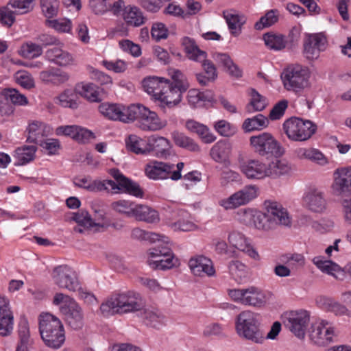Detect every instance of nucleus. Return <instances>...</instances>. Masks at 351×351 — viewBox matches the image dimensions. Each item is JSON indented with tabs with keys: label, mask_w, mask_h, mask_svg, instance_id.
Masks as SVG:
<instances>
[{
	"label": "nucleus",
	"mask_w": 351,
	"mask_h": 351,
	"mask_svg": "<svg viewBox=\"0 0 351 351\" xmlns=\"http://www.w3.org/2000/svg\"><path fill=\"white\" fill-rule=\"evenodd\" d=\"M40 7L43 14L49 19L58 14L59 3L57 0H40Z\"/></svg>",
	"instance_id": "56"
},
{
	"label": "nucleus",
	"mask_w": 351,
	"mask_h": 351,
	"mask_svg": "<svg viewBox=\"0 0 351 351\" xmlns=\"http://www.w3.org/2000/svg\"><path fill=\"white\" fill-rule=\"evenodd\" d=\"M282 129L289 140L302 142L307 141L315 133L317 125L309 120L291 117L284 122Z\"/></svg>",
	"instance_id": "9"
},
{
	"label": "nucleus",
	"mask_w": 351,
	"mask_h": 351,
	"mask_svg": "<svg viewBox=\"0 0 351 351\" xmlns=\"http://www.w3.org/2000/svg\"><path fill=\"white\" fill-rule=\"evenodd\" d=\"M130 106L125 107L114 104H102L99 106V112L106 117L112 120H119L122 122H130L129 117Z\"/></svg>",
	"instance_id": "21"
},
{
	"label": "nucleus",
	"mask_w": 351,
	"mask_h": 351,
	"mask_svg": "<svg viewBox=\"0 0 351 351\" xmlns=\"http://www.w3.org/2000/svg\"><path fill=\"white\" fill-rule=\"evenodd\" d=\"M263 40L267 48L274 51H280L287 47V41L282 34L269 32L263 34Z\"/></svg>",
	"instance_id": "41"
},
{
	"label": "nucleus",
	"mask_w": 351,
	"mask_h": 351,
	"mask_svg": "<svg viewBox=\"0 0 351 351\" xmlns=\"http://www.w3.org/2000/svg\"><path fill=\"white\" fill-rule=\"evenodd\" d=\"M134 203L128 200L121 199L111 204V208L117 213L132 217L134 210Z\"/></svg>",
	"instance_id": "53"
},
{
	"label": "nucleus",
	"mask_w": 351,
	"mask_h": 351,
	"mask_svg": "<svg viewBox=\"0 0 351 351\" xmlns=\"http://www.w3.org/2000/svg\"><path fill=\"white\" fill-rule=\"evenodd\" d=\"M77 98L75 88L74 90L67 89L60 95L58 101L60 105L64 108L76 109L78 107Z\"/></svg>",
	"instance_id": "48"
},
{
	"label": "nucleus",
	"mask_w": 351,
	"mask_h": 351,
	"mask_svg": "<svg viewBox=\"0 0 351 351\" xmlns=\"http://www.w3.org/2000/svg\"><path fill=\"white\" fill-rule=\"evenodd\" d=\"M170 148V143L166 138L158 135L148 137L147 154L154 152L158 157H167L169 155Z\"/></svg>",
	"instance_id": "28"
},
{
	"label": "nucleus",
	"mask_w": 351,
	"mask_h": 351,
	"mask_svg": "<svg viewBox=\"0 0 351 351\" xmlns=\"http://www.w3.org/2000/svg\"><path fill=\"white\" fill-rule=\"evenodd\" d=\"M284 87L289 91L301 93L310 86V72L307 67L300 64H291L282 73Z\"/></svg>",
	"instance_id": "6"
},
{
	"label": "nucleus",
	"mask_w": 351,
	"mask_h": 351,
	"mask_svg": "<svg viewBox=\"0 0 351 351\" xmlns=\"http://www.w3.org/2000/svg\"><path fill=\"white\" fill-rule=\"evenodd\" d=\"M19 344L29 345L31 342L29 328L26 319H22L19 325Z\"/></svg>",
	"instance_id": "59"
},
{
	"label": "nucleus",
	"mask_w": 351,
	"mask_h": 351,
	"mask_svg": "<svg viewBox=\"0 0 351 351\" xmlns=\"http://www.w3.org/2000/svg\"><path fill=\"white\" fill-rule=\"evenodd\" d=\"M241 172L249 179H263L267 177L266 165L258 160H249L240 167Z\"/></svg>",
	"instance_id": "25"
},
{
	"label": "nucleus",
	"mask_w": 351,
	"mask_h": 351,
	"mask_svg": "<svg viewBox=\"0 0 351 351\" xmlns=\"http://www.w3.org/2000/svg\"><path fill=\"white\" fill-rule=\"evenodd\" d=\"M172 138L175 144L180 147L192 152H199L200 150L199 145L184 133L174 131L172 133Z\"/></svg>",
	"instance_id": "44"
},
{
	"label": "nucleus",
	"mask_w": 351,
	"mask_h": 351,
	"mask_svg": "<svg viewBox=\"0 0 351 351\" xmlns=\"http://www.w3.org/2000/svg\"><path fill=\"white\" fill-rule=\"evenodd\" d=\"M267 117L262 114H258L252 118L245 119L243 123L242 128L246 132H250L254 130H261L266 128L269 125Z\"/></svg>",
	"instance_id": "39"
},
{
	"label": "nucleus",
	"mask_w": 351,
	"mask_h": 351,
	"mask_svg": "<svg viewBox=\"0 0 351 351\" xmlns=\"http://www.w3.org/2000/svg\"><path fill=\"white\" fill-rule=\"evenodd\" d=\"M302 201L306 208L315 213H322L326 208V194L318 187H308L303 195Z\"/></svg>",
	"instance_id": "17"
},
{
	"label": "nucleus",
	"mask_w": 351,
	"mask_h": 351,
	"mask_svg": "<svg viewBox=\"0 0 351 351\" xmlns=\"http://www.w3.org/2000/svg\"><path fill=\"white\" fill-rule=\"evenodd\" d=\"M144 318L147 325L158 328L162 324L165 316L156 309H146L144 311Z\"/></svg>",
	"instance_id": "51"
},
{
	"label": "nucleus",
	"mask_w": 351,
	"mask_h": 351,
	"mask_svg": "<svg viewBox=\"0 0 351 351\" xmlns=\"http://www.w3.org/2000/svg\"><path fill=\"white\" fill-rule=\"evenodd\" d=\"M125 146L128 151L136 154H147L148 138L143 139L135 134L128 135L125 139Z\"/></svg>",
	"instance_id": "33"
},
{
	"label": "nucleus",
	"mask_w": 351,
	"mask_h": 351,
	"mask_svg": "<svg viewBox=\"0 0 351 351\" xmlns=\"http://www.w3.org/2000/svg\"><path fill=\"white\" fill-rule=\"evenodd\" d=\"M289 169L287 162L283 160H276L266 165L267 176L278 177L287 173Z\"/></svg>",
	"instance_id": "46"
},
{
	"label": "nucleus",
	"mask_w": 351,
	"mask_h": 351,
	"mask_svg": "<svg viewBox=\"0 0 351 351\" xmlns=\"http://www.w3.org/2000/svg\"><path fill=\"white\" fill-rule=\"evenodd\" d=\"M138 221L147 223H155L159 221L158 212L152 208L143 205H135L133 216Z\"/></svg>",
	"instance_id": "32"
},
{
	"label": "nucleus",
	"mask_w": 351,
	"mask_h": 351,
	"mask_svg": "<svg viewBox=\"0 0 351 351\" xmlns=\"http://www.w3.org/2000/svg\"><path fill=\"white\" fill-rule=\"evenodd\" d=\"M143 307L141 295L134 291H126L111 295L100 306V312L104 317L114 314H124L138 311Z\"/></svg>",
	"instance_id": "2"
},
{
	"label": "nucleus",
	"mask_w": 351,
	"mask_h": 351,
	"mask_svg": "<svg viewBox=\"0 0 351 351\" xmlns=\"http://www.w3.org/2000/svg\"><path fill=\"white\" fill-rule=\"evenodd\" d=\"M39 331L42 339L49 348L58 349L65 341L63 324L58 317L50 313L40 315Z\"/></svg>",
	"instance_id": "3"
},
{
	"label": "nucleus",
	"mask_w": 351,
	"mask_h": 351,
	"mask_svg": "<svg viewBox=\"0 0 351 351\" xmlns=\"http://www.w3.org/2000/svg\"><path fill=\"white\" fill-rule=\"evenodd\" d=\"M172 166L169 163L152 160L145 167V175L152 180H165L170 178Z\"/></svg>",
	"instance_id": "24"
},
{
	"label": "nucleus",
	"mask_w": 351,
	"mask_h": 351,
	"mask_svg": "<svg viewBox=\"0 0 351 351\" xmlns=\"http://www.w3.org/2000/svg\"><path fill=\"white\" fill-rule=\"evenodd\" d=\"M72 219L79 226H83L84 229L87 230L93 227L107 228L110 226V223L106 221L103 223L93 221L89 213L86 210H83L73 213Z\"/></svg>",
	"instance_id": "34"
},
{
	"label": "nucleus",
	"mask_w": 351,
	"mask_h": 351,
	"mask_svg": "<svg viewBox=\"0 0 351 351\" xmlns=\"http://www.w3.org/2000/svg\"><path fill=\"white\" fill-rule=\"evenodd\" d=\"M237 335L256 343H261L264 336L260 328V315L250 310L241 311L235 319Z\"/></svg>",
	"instance_id": "4"
},
{
	"label": "nucleus",
	"mask_w": 351,
	"mask_h": 351,
	"mask_svg": "<svg viewBox=\"0 0 351 351\" xmlns=\"http://www.w3.org/2000/svg\"><path fill=\"white\" fill-rule=\"evenodd\" d=\"M182 45L186 56L193 61L197 62L204 58V56H206V52L201 50L193 38L184 37L182 40Z\"/></svg>",
	"instance_id": "35"
},
{
	"label": "nucleus",
	"mask_w": 351,
	"mask_h": 351,
	"mask_svg": "<svg viewBox=\"0 0 351 351\" xmlns=\"http://www.w3.org/2000/svg\"><path fill=\"white\" fill-rule=\"evenodd\" d=\"M129 117L130 121L136 119L138 120L141 125L140 128L143 130L157 131L164 128L167 125V121L161 119L157 114L151 111L145 106L137 104L130 105Z\"/></svg>",
	"instance_id": "8"
},
{
	"label": "nucleus",
	"mask_w": 351,
	"mask_h": 351,
	"mask_svg": "<svg viewBox=\"0 0 351 351\" xmlns=\"http://www.w3.org/2000/svg\"><path fill=\"white\" fill-rule=\"evenodd\" d=\"M251 97V101L247 106V111L249 112L262 111L265 108L266 102L265 98L254 89L252 90Z\"/></svg>",
	"instance_id": "54"
},
{
	"label": "nucleus",
	"mask_w": 351,
	"mask_h": 351,
	"mask_svg": "<svg viewBox=\"0 0 351 351\" xmlns=\"http://www.w3.org/2000/svg\"><path fill=\"white\" fill-rule=\"evenodd\" d=\"M214 128L220 135L223 136H231L237 132V127L226 120L216 122Z\"/></svg>",
	"instance_id": "58"
},
{
	"label": "nucleus",
	"mask_w": 351,
	"mask_h": 351,
	"mask_svg": "<svg viewBox=\"0 0 351 351\" xmlns=\"http://www.w3.org/2000/svg\"><path fill=\"white\" fill-rule=\"evenodd\" d=\"M256 196L257 188L254 186H247L237 191L229 197L221 199L219 204L226 210L234 209L247 204Z\"/></svg>",
	"instance_id": "16"
},
{
	"label": "nucleus",
	"mask_w": 351,
	"mask_h": 351,
	"mask_svg": "<svg viewBox=\"0 0 351 351\" xmlns=\"http://www.w3.org/2000/svg\"><path fill=\"white\" fill-rule=\"evenodd\" d=\"M60 310L71 328L80 330L83 327L84 324L83 311L76 301L67 307H60Z\"/></svg>",
	"instance_id": "20"
},
{
	"label": "nucleus",
	"mask_w": 351,
	"mask_h": 351,
	"mask_svg": "<svg viewBox=\"0 0 351 351\" xmlns=\"http://www.w3.org/2000/svg\"><path fill=\"white\" fill-rule=\"evenodd\" d=\"M76 186L85 189L91 192H98V189H101V184L99 180H92L90 177L76 178L73 181Z\"/></svg>",
	"instance_id": "52"
},
{
	"label": "nucleus",
	"mask_w": 351,
	"mask_h": 351,
	"mask_svg": "<svg viewBox=\"0 0 351 351\" xmlns=\"http://www.w3.org/2000/svg\"><path fill=\"white\" fill-rule=\"evenodd\" d=\"M250 145L255 154L266 158L280 157L285 153L282 146L269 132L250 136Z\"/></svg>",
	"instance_id": "7"
},
{
	"label": "nucleus",
	"mask_w": 351,
	"mask_h": 351,
	"mask_svg": "<svg viewBox=\"0 0 351 351\" xmlns=\"http://www.w3.org/2000/svg\"><path fill=\"white\" fill-rule=\"evenodd\" d=\"M169 75H171L173 82H169L172 86L182 89V90H186L189 88V84L184 79V76L181 71L179 70H171L169 71Z\"/></svg>",
	"instance_id": "60"
},
{
	"label": "nucleus",
	"mask_w": 351,
	"mask_h": 351,
	"mask_svg": "<svg viewBox=\"0 0 351 351\" xmlns=\"http://www.w3.org/2000/svg\"><path fill=\"white\" fill-rule=\"evenodd\" d=\"M186 90L167 85L162 97L158 102V106L162 108H171L177 106L182 100V95Z\"/></svg>",
	"instance_id": "27"
},
{
	"label": "nucleus",
	"mask_w": 351,
	"mask_h": 351,
	"mask_svg": "<svg viewBox=\"0 0 351 351\" xmlns=\"http://www.w3.org/2000/svg\"><path fill=\"white\" fill-rule=\"evenodd\" d=\"M285 328L299 339H304L310 322L309 313L303 309L291 311L282 315Z\"/></svg>",
	"instance_id": "12"
},
{
	"label": "nucleus",
	"mask_w": 351,
	"mask_h": 351,
	"mask_svg": "<svg viewBox=\"0 0 351 351\" xmlns=\"http://www.w3.org/2000/svg\"><path fill=\"white\" fill-rule=\"evenodd\" d=\"M231 152V145L227 141H219L210 149V156L216 162L226 160Z\"/></svg>",
	"instance_id": "38"
},
{
	"label": "nucleus",
	"mask_w": 351,
	"mask_h": 351,
	"mask_svg": "<svg viewBox=\"0 0 351 351\" xmlns=\"http://www.w3.org/2000/svg\"><path fill=\"white\" fill-rule=\"evenodd\" d=\"M123 18L125 23L132 26L138 27L145 23V17L141 10L135 5H127L123 12Z\"/></svg>",
	"instance_id": "36"
},
{
	"label": "nucleus",
	"mask_w": 351,
	"mask_h": 351,
	"mask_svg": "<svg viewBox=\"0 0 351 351\" xmlns=\"http://www.w3.org/2000/svg\"><path fill=\"white\" fill-rule=\"evenodd\" d=\"M45 23L47 26L52 27L60 32H69L71 29V23L69 20L66 19H47Z\"/></svg>",
	"instance_id": "62"
},
{
	"label": "nucleus",
	"mask_w": 351,
	"mask_h": 351,
	"mask_svg": "<svg viewBox=\"0 0 351 351\" xmlns=\"http://www.w3.org/2000/svg\"><path fill=\"white\" fill-rule=\"evenodd\" d=\"M326 38L321 33L308 34L304 40V53L309 60L317 59L326 47Z\"/></svg>",
	"instance_id": "18"
},
{
	"label": "nucleus",
	"mask_w": 351,
	"mask_h": 351,
	"mask_svg": "<svg viewBox=\"0 0 351 351\" xmlns=\"http://www.w3.org/2000/svg\"><path fill=\"white\" fill-rule=\"evenodd\" d=\"M26 132L27 142L39 144L44 136L49 134L51 128L43 122L32 121L29 123Z\"/></svg>",
	"instance_id": "26"
},
{
	"label": "nucleus",
	"mask_w": 351,
	"mask_h": 351,
	"mask_svg": "<svg viewBox=\"0 0 351 351\" xmlns=\"http://www.w3.org/2000/svg\"><path fill=\"white\" fill-rule=\"evenodd\" d=\"M223 16L231 34L235 36L239 35L241 26L245 23V17L230 12H223Z\"/></svg>",
	"instance_id": "42"
},
{
	"label": "nucleus",
	"mask_w": 351,
	"mask_h": 351,
	"mask_svg": "<svg viewBox=\"0 0 351 351\" xmlns=\"http://www.w3.org/2000/svg\"><path fill=\"white\" fill-rule=\"evenodd\" d=\"M43 47L32 41H27L22 44L19 50V54L27 59H34L43 54Z\"/></svg>",
	"instance_id": "43"
},
{
	"label": "nucleus",
	"mask_w": 351,
	"mask_h": 351,
	"mask_svg": "<svg viewBox=\"0 0 351 351\" xmlns=\"http://www.w3.org/2000/svg\"><path fill=\"white\" fill-rule=\"evenodd\" d=\"M95 138L94 133L91 131L76 125V130L73 139L82 143H86L91 139Z\"/></svg>",
	"instance_id": "64"
},
{
	"label": "nucleus",
	"mask_w": 351,
	"mask_h": 351,
	"mask_svg": "<svg viewBox=\"0 0 351 351\" xmlns=\"http://www.w3.org/2000/svg\"><path fill=\"white\" fill-rule=\"evenodd\" d=\"M46 58L60 66H67L74 64L75 59L72 54L59 47L48 49L45 53Z\"/></svg>",
	"instance_id": "29"
},
{
	"label": "nucleus",
	"mask_w": 351,
	"mask_h": 351,
	"mask_svg": "<svg viewBox=\"0 0 351 351\" xmlns=\"http://www.w3.org/2000/svg\"><path fill=\"white\" fill-rule=\"evenodd\" d=\"M229 295L234 301L245 306L261 308L267 302L266 295L255 287L230 290Z\"/></svg>",
	"instance_id": "13"
},
{
	"label": "nucleus",
	"mask_w": 351,
	"mask_h": 351,
	"mask_svg": "<svg viewBox=\"0 0 351 351\" xmlns=\"http://www.w3.org/2000/svg\"><path fill=\"white\" fill-rule=\"evenodd\" d=\"M228 241L233 247L246 253L254 260L259 259L258 253L252 247L248 239L243 233L233 230L229 233Z\"/></svg>",
	"instance_id": "22"
},
{
	"label": "nucleus",
	"mask_w": 351,
	"mask_h": 351,
	"mask_svg": "<svg viewBox=\"0 0 351 351\" xmlns=\"http://www.w3.org/2000/svg\"><path fill=\"white\" fill-rule=\"evenodd\" d=\"M230 274L236 281H241L247 276V267L239 260H232L228 263Z\"/></svg>",
	"instance_id": "45"
},
{
	"label": "nucleus",
	"mask_w": 351,
	"mask_h": 351,
	"mask_svg": "<svg viewBox=\"0 0 351 351\" xmlns=\"http://www.w3.org/2000/svg\"><path fill=\"white\" fill-rule=\"evenodd\" d=\"M278 16L279 13L278 10L274 9L269 10L255 23L254 28L256 30H262L265 27L273 25L278 21Z\"/></svg>",
	"instance_id": "49"
},
{
	"label": "nucleus",
	"mask_w": 351,
	"mask_h": 351,
	"mask_svg": "<svg viewBox=\"0 0 351 351\" xmlns=\"http://www.w3.org/2000/svg\"><path fill=\"white\" fill-rule=\"evenodd\" d=\"M14 79L17 84L26 89H30L35 86L33 77L29 72L25 70L17 71L14 74Z\"/></svg>",
	"instance_id": "55"
},
{
	"label": "nucleus",
	"mask_w": 351,
	"mask_h": 351,
	"mask_svg": "<svg viewBox=\"0 0 351 351\" xmlns=\"http://www.w3.org/2000/svg\"><path fill=\"white\" fill-rule=\"evenodd\" d=\"M90 78L101 85L111 84L112 83V78L110 75L101 72L93 67L89 68Z\"/></svg>",
	"instance_id": "63"
},
{
	"label": "nucleus",
	"mask_w": 351,
	"mask_h": 351,
	"mask_svg": "<svg viewBox=\"0 0 351 351\" xmlns=\"http://www.w3.org/2000/svg\"><path fill=\"white\" fill-rule=\"evenodd\" d=\"M185 126L189 132L197 134L205 143H211L216 139L206 125L195 120H187Z\"/></svg>",
	"instance_id": "30"
},
{
	"label": "nucleus",
	"mask_w": 351,
	"mask_h": 351,
	"mask_svg": "<svg viewBox=\"0 0 351 351\" xmlns=\"http://www.w3.org/2000/svg\"><path fill=\"white\" fill-rule=\"evenodd\" d=\"M54 283L61 289L76 291L79 289V280L76 272L66 265L56 267L52 271Z\"/></svg>",
	"instance_id": "14"
},
{
	"label": "nucleus",
	"mask_w": 351,
	"mask_h": 351,
	"mask_svg": "<svg viewBox=\"0 0 351 351\" xmlns=\"http://www.w3.org/2000/svg\"><path fill=\"white\" fill-rule=\"evenodd\" d=\"M36 151V147L35 145L23 146L17 148L16 150V158L18 165H23L33 160Z\"/></svg>",
	"instance_id": "47"
},
{
	"label": "nucleus",
	"mask_w": 351,
	"mask_h": 351,
	"mask_svg": "<svg viewBox=\"0 0 351 351\" xmlns=\"http://www.w3.org/2000/svg\"><path fill=\"white\" fill-rule=\"evenodd\" d=\"M189 104L193 107H197L202 105V102L210 101V97L197 89H191L187 93Z\"/></svg>",
	"instance_id": "57"
},
{
	"label": "nucleus",
	"mask_w": 351,
	"mask_h": 351,
	"mask_svg": "<svg viewBox=\"0 0 351 351\" xmlns=\"http://www.w3.org/2000/svg\"><path fill=\"white\" fill-rule=\"evenodd\" d=\"M332 190L341 199L351 195V167L338 168L333 173Z\"/></svg>",
	"instance_id": "15"
},
{
	"label": "nucleus",
	"mask_w": 351,
	"mask_h": 351,
	"mask_svg": "<svg viewBox=\"0 0 351 351\" xmlns=\"http://www.w3.org/2000/svg\"><path fill=\"white\" fill-rule=\"evenodd\" d=\"M308 336L315 345L326 346L336 341L337 330L330 322L322 319L312 324Z\"/></svg>",
	"instance_id": "11"
},
{
	"label": "nucleus",
	"mask_w": 351,
	"mask_h": 351,
	"mask_svg": "<svg viewBox=\"0 0 351 351\" xmlns=\"http://www.w3.org/2000/svg\"><path fill=\"white\" fill-rule=\"evenodd\" d=\"M313 263L322 272L330 275H334V272L340 271V267L331 261L325 260L322 256H315L313 259Z\"/></svg>",
	"instance_id": "50"
},
{
	"label": "nucleus",
	"mask_w": 351,
	"mask_h": 351,
	"mask_svg": "<svg viewBox=\"0 0 351 351\" xmlns=\"http://www.w3.org/2000/svg\"><path fill=\"white\" fill-rule=\"evenodd\" d=\"M189 267L195 276H213L215 274L212 261L204 256L191 258L189 261Z\"/></svg>",
	"instance_id": "23"
},
{
	"label": "nucleus",
	"mask_w": 351,
	"mask_h": 351,
	"mask_svg": "<svg viewBox=\"0 0 351 351\" xmlns=\"http://www.w3.org/2000/svg\"><path fill=\"white\" fill-rule=\"evenodd\" d=\"M147 263L153 269L165 270L176 266L178 260L168 244H160L149 250Z\"/></svg>",
	"instance_id": "10"
},
{
	"label": "nucleus",
	"mask_w": 351,
	"mask_h": 351,
	"mask_svg": "<svg viewBox=\"0 0 351 351\" xmlns=\"http://www.w3.org/2000/svg\"><path fill=\"white\" fill-rule=\"evenodd\" d=\"M245 217L252 221V226L263 230H273L279 226L291 225V218L287 210L275 201H265L264 212L246 211Z\"/></svg>",
	"instance_id": "1"
},
{
	"label": "nucleus",
	"mask_w": 351,
	"mask_h": 351,
	"mask_svg": "<svg viewBox=\"0 0 351 351\" xmlns=\"http://www.w3.org/2000/svg\"><path fill=\"white\" fill-rule=\"evenodd\" d=\"M13 325L14 316L10 309V300L0 295V335L5 337L10 335Z\"/></svg>",
	"instance_id": "19"
},
{
	"label": "nucleus",
	"mask_w": 351,
	"mask_h": 351,
	"mask_svg": "<svg viewBox=\"0 0 351 351\" xmlns=\"http://www.w3.org/2000/svg\"><path fill=\"white\" fill-rule=\"evenodd\" d=\"M178 217H180L179 219L176 221L168 222L169 226L174 231H194L197 229V226L191 220L185 218L184 216L187 215V213L184 211H179L176 213Z\"/></svg>",
	"instance_id": "40"
},
{
	"label": "nucleus",
	"mask_w": 351,
	"mask_h": 351,
	"mask_svg": "<svg viewBox=\"0 0 351 351\" xmlns=\"http://www.w3.org/2000/svg\"><path fill=\"white\" fill-rule=\"evenodd\" d=\"M76 92L90 102H99L102 100V93L94 84H82L75 87Z\"/></svg>",
	"instance_id": "31"
},
{
	"label": "nucleus",
	"mask_w": 351,
	"mask_h": 351,
	"mask_svg": "<svg viewBox=\"0 0 351 351\" xmlns=\"http://www.w3.org/2000/svg\"><path fill=\"white\" fill-rule=\"evenodd\" d=\"M108 173L114 179L99 180L101 189H98V192L107 191L114 194L119 193L121 191L128 193L136 197H143V191L140 185L128 178L125 177L118 169L113 168L108 171Z\"/></svg>",
	"instance_id": "5"
},
{
	"label": "nucleus",
	"mask_w": 351,
	"mask_h": 351,
	"mask_svg": "<svg viewBox=\"0 0 351 351\" xmlns=\"http://www.w3.org/2000/svg\"><path fill=\"white\" fill-rule=\"evenodd\" d=\"M282 261L292 267H302L305 264V259L300 254H286L282 256Z\"/></svg>",
	"instance_id": "61"
},
{
	"label": "nucleus",
	"mask_w": 351,
	"mask_h": 351,
	"mask_svg": "<svg viewBox=\"0 0 351 351\" xmlns=\"http://www.w3.org/2000/svg\"><path fill=\"white\" fill-rule=\"evenodd\" d=\"M297 156L301 159H308L319 165H325L328 164V159L317 149L315 148H300L296 151Z\"/></svg>",
	"instance_id": "37"
}]
</instances>
